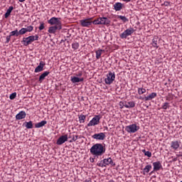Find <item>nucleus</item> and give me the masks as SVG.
Returning a JSON list of instances; mask_svg holds the SVG:
<instances>
[{"label": "nucleus", "instance_id": "1", "mask_svg": "<svg viewBox=\"0 0 182 182\" xmlns=\"http://www.w3.org/2000/svg\"><path fill=\"white\" fill-rule=\"evenodd\" d=\"M90 151L92 156L99 157L100 156H103V154L106 153V149L103 146V144H95L90 148Z\"/></svg>", "mask_w": 182, "mask_h": 182}, {"label": "nucleus", "instance_id": "2", "mask_svg": "<svg viewBox=\"0 0 182 182\" xmlns=\"http://www.w3.org/2000/svg\"><path fill=\"white\" fill-rule=\"evenodd\" d=\"M110 19L107 17H99L92 21L93 25H105L109 26L111 23Z\"/></svg>", "mask_w": 182, "mask_h": 182}, {"label": "nucleus", "instance_id": "3", "mask_svg": "<svg viewBox=\"0 0 182 182\" xmlns=\"http://www.w3.org/2000/svg\"><path fill=\"white\" fill-rule=\"evenodd\" d=\"M39 39V36L36 35V36H30L26 38H23V43L24 46H28V45H31L32 42H35V41H38Z\"/></svg>", "mask_w": 182, "mask_h": 182}, {"label": "nucleus", "instance_id": "4", "mask_svg": "<svg viewBox=\"0 0 182 182\" xmlns=\"http://www.w3.org/2000/svg\"><path fill=\"white\" fill-rule=\"evenodd\" d=\"M114 79H116V74H114V72L109 71L105 79V85H112V83L114 82Z\"/></svg>", "mask_w": 182, "mask_h": 182}, {"label": "nucleus", "instance_id": "5", "mask_svg": "<svg viewBox=\"0 0 182 182\" xmlns=\"http://www.w3.org/2000/svg\"><path fill=\"white\" fill-rule=\"evenodd\" d=\"M109 164L113 166H116V164L113 162L112 158H107L100 161V163L97 164V166L99 167H106L107 166H109Z\"/></svg>", "mask_w": 182, "mask_h": 182}, {"label": "nucleus", "instance_id": "6", "mask_svg": "<svg viewBox=\"0 0 182 182\" xmlns=\"http://www.w3.org/2000/svg\"><path fill=\"white\" fill-rule=\"evenodd\" d=\"M133 33H134V28L129 27L119 35V38H121V39H126L127 36H132Z\"/></svg>", "mask_w": 182, "mask_h": 182}, {"label": "nucleus", "instance_id": "7", "mask_svg": "<svg viewBox=\"0 0 182 182\" xmlns=\"http://www.w3.org/2000/svg\"><path fill=\"white\" fill-rule=\"evenodd\" d=\"M139 129L140 127L136 124H132L125 127V130L127 132V133L129 134L136 133V132H137Z\"/></svg>", "mask_w": 182, "mask_h": 182}, {"label": "nucleus", "instance_id": "8", "mask_svg": "<svg viewBox=\"0 0 182 182\" xmlns=\"http://www.w3.org/2000/svg\"><path fill=\"white\" fill-rule=\"evenodd\" d=\"M100 123V115H95L87 124V127H92V126H97Z\"/></svg>", "mask_w": 182, "mask_h": 182}, {"label": "nucleus", "instance_id": "9", "mask_svg": "<svg viewBox=\"0 0 182 182\" xmlns=\"http://www.w3.org/2000/svg\"><path fill=\"white\" fill-rule=\"evenodd\" d=\"M48 23L50 25H55V26H62V21H60V19H59V18L52 17L48 21Z\"/></svg>", "mask_w": 182, "mask_h": 182}, {"label": "nucleus", "instance_id": "10", "mask_svg": "<svg viewBox=\"0 0 182 182\" xmlns=\"http://www.w3.org/2000/svg\"><path fill=\"white\" fill-rule=\"evenodd\" d=\"M92 18H85L82 20H80V24L81 26L83 28H89L92 23H93V21H90Z\"/></svg>", "mask_w": 182, "mask_h": 182}, {"label": "nucleus", "instance_id": "11", "mask_svg": "<svg viewBox=\"0 0 182 182\" xmlns=\"http://www.w3.org/2000/svg\"><path fill=\"white\" fill-rule=\"evenodd\" d=\"M68 135L65 134V135H62L61 136H60L56 141V144L58 146H62V144H63L64 143H66V141H68Z\"/></svg>", "mask_w": 182, "mask_h": 182}, {"label": "nucleus", "instance_id": "12", "mask_svg": "<svg viewBox=\"0 0 182 182\" xmlns=\"http://www.w3.org/2000/svg\"><path fill=\"white\" fill-rule=\"evenodd\" d=\"M92 138L95 139V140H105L106 139V134L103 132L95 134L92 136Z\"/></svg>", "mask_w": 182, "mask_h": 182}, {"label": "nucleus", "instance_id": "13", "mask_svg": "<svg viewBox=\"0 0 182 182\" xmlns=\"http://www.w3.org/2000/svg\"><path fill=\"white\" fill-rule=\"evenodd\" d=\"M62 29V26H53L49 27L48 33H56V31H60Z\"/></svg>", "mask_w": 182, "mask_h": 182}, {"label": "nucleus", "instance_id": "14", "mask_svg": "<svg viewBox=\"0 0 182 182\" xmlns=\"http://www.w3.org/2000/svg\"><path fill=\"white\" fill-rule=\"evenodd\" d=\"M155 97H157V93L151 92L148 96L144 97V98H143V100L144 102H149V100H153V99H155Z\"/></svg>", "mask_w": 182, "mask_h": 182}, {"label": "nucleus", "instance_id": "15", "mask_svg": "<svg viewBox=\"0 0 182 182\" xmlns=\"http://www.w3.org/2000/svg\"><path fill=\"white\" fill-rule=\"evenodd\" d=\"M154 171H159L163 168V166L161 165V162L156 161L153 163Z\"/></svg>", "mask_w": 182, "mask_h": 182}, {"label": "nucleus", "instance_id": "16", "mask_svg": "<svg viewBox=\"0 0 182 182\" xmlns=\"http://www.w3.org/2000/svg\"><path fill=\"white\" fill-rule=\"evenodd\" d=\"M26 117V112L25 111H21L16 115V120H22V119H25Z\"/></svg>", "mask_w": 182, "mask_h": 182}, {"label": "nucleus", "instance_id": "17", "mask_svg": "<svg viewBox=\"0 0 182 182\" xmlns=\"http://www.w3.org/2000/svg\"><path fill=\"white\" fill-rule=\"evenodd\" d=\"M122 8H123V4H122V3L120 2H117L114 4V11H122Z\"/></svg>", "mask_w": 182, "mask_h": 182}, {"label": "nucleus", "instance_id": "18", "mask_svg": "<svg viewBox=\"0 0 182 182\" xmlns=\"http://www.w3.org/2000/svg\"><path fill=\"white\" fill-rule=\"evenodd\" d=\"M49 71H45L43 74H41L39 77V82L40 83H42L43 80H45V77L49 75Z\"/></svg>", "mask_w": 182, "mask_h": 182}, {"label": "nucleus", "instance_id": "19", "mask_svg": "<svg viewBox=\"0 0 182 182\" xmlns=\"http://www.w3.org/2000/svg\"><path fill=\"white\" fill-rule=\"evenodd\" d=\"M85 79L83 77L79 78L77 77H71L72 83H79V82H83Z\"/></svg>", "mask_w": 182, "mask_h": 182}, {"label": "nucleus", "instance_id": "20", "mask_svg": "<svg viewBox=\"0 0 182 182\" xmlns=\"http://www.w3.org/2000/svg\"><path fill=\"white\" fill-rule=\"evenodd\" d=\"M48 123V122H46V120H43L40 122H38L35 124V128L36 129H41V127H43V126H45V124H46Z\"/></svg>", "mask_w": 182, "mask_h": 182}, {"label": "nucleus", "instance_id": "21", "mask_svg": "<svg viewBox=\"0 0 182 182\" xmlns=\"http://www.w3.org/2000/svg\"><path fill=\"white\" fill-rule=\"evenodd\" d=\"M136 106V103L134 101L128 102L127 103H125L124 107L126 109H132Z\"/></svg>", "mask_w": 182, "mask_h": 182}, {"label": "nucleus", "instance_id": "22", "mask_svg": "<svg viewBox=\"0 0 182 182\" xmlns=\"http://www.w3.org/2000/svg\"><path fill=\"white\" fill-rule=\"evenodd\" d=\"M171 149H173V150H177V149L180 147V144L178 143V141H171Z\"/></svg>", "mask_w": 182, "mask_h": 182}, {"label": "nucleus", "instance_id": "23", "mask_svg": "<svg viewBox=\"0 0 182 182\" xmlns=\"http://www.w3.org/2000/svg\"><path fill=\"white\" fill-rule=\"evenodd\" d=\"M12 11H14V6H11L9 7L6 12L4 14L6 19L9 18V16L11 15V13L12 12Z\"/></svg>", "mask_w": 182, "mask_h": 182}, {"label": "nucleus", "instance_id": "24", "mask_svg": "<svg viewBox=\"0 0 182 182\" xmlns=\"http://www.w3.org/2000/svg\"><path fill=\"white\" fill-rule=\"evenodd\" d=\"M151 46L153 48H155V49H159V44H157V37H154L152 39Z\"/></svg>", "mask_w": 182, "mask_h": 182}, {"label": "nucleus", "instance_id": "25", "mask_svg": "<svg viewBox=\"0 0 182 182\" xmlns=\"http://www.w3.org/2000/svg\"><path fill=\"white\" fill-rule=\"evenodd\" d=\"M151 165H146L143 169V174L146 175V173H149L150 170H151Z\"/></svg>", "mask_w": 182, "mask_h": 182}, {"label": "nucleus", "instance_id": "26", "mask_svg": "<svg viewBox=\"0 0 182 182\" xmlns=\"http://www.w3.org/2000/svg\"><path fill=\"white\" fill-rule=\"evenodd\" d=\"M102 52H103V50H102V49H99V50L95 51L96 59H100V58H102Z\"/></svg>", "mask_w": 182, "mask_h": 182}, {"label": "nucleus", "instance_id": "27", "mask_svg": "<svg viewBox=\"0 0 182 182\" xmlns=\"http://www.w3.org/2000/svg\"><path fill=\"white\" fill-rule=\"evenodd\" d=\"M80 123H85V120H86V116L84 114H80L78 117Z\"/></svg>", "mask_w": 182, "mask_h": 182}, {"label": "nucleus", "instance_id": "28", "mask_svg": "<svg viewBox=\"0 0 182 182\" xmlns=\"http://www.w3.org/2000/svg\"><path fill=\"white\" fill-rule=\"evenodd\" d=\"M118 18L124 23L129 22V18L124 16H118Z\"/></svg>", "mask_w": 182, "mask_h": 182}, {"label": "nucleus", "instance_id": "29", "mask_svg": "<svg viewBox=\"0 0 182 182\" xmlns=\"http://www.w3.org/2000/svg\"><path fill=\"white\" fill-rule=\"evenodd\" d=\"M42 70H43V67H41V65H38L36 68H35V73H39V72H42Z\"/></svg>", "mask_w": 182, "mask_h": 182}, {"label": "nucleus", "instance_id": "30", "mask_svg": "<svg viewBox=\"0 0 182 182\" xmlns=\"http://www.w3.org/2000/svg\"><path fill=\"white\" fill-rule=\"evenodd\" d=\"M26 129H32L33 127V124L32 121H29L28 122H26Z\"/></svg>", "mask_w": 182, "mask_h": 182}, {"label": "nucleus", "instance_id": "31", "mask_svg": "<svg viewBox=\"0 0 182 182\" xmlns=\"http://www.w3.org/2000/svg\"><path fill=\"white\" fill-rule=\"evenodd\" d=\"M10 36H19V31H18V30L11 31L10 33Z\"/></svg>", "mask_w": 182, "mask_h": 182}, {"label": "nucleus", "instance_id": "32", "mask_svg": "<svg viewBox=\"0 0 182 182\" xmlns=\"http://www.w3.org/2000/svg\"><path fill=\"white\" fill-rule=\"evenodd\" d=\"M72 48L74 50H77L79 49V43L75 42L72 44Z\"/></svg>", "mask_w": 182, "mask_h": 182}, {"label": "nucleus", "instance_id": "33", "mask_svg": "<svg viewBox=\"0 0 182 182\" xmlns=\"http://www.w3.org/2000/svg\"><path fill=\"white\" fill-rule=\"evenodd\" d=\"M142 153H144V156H146L147 157H151V153L150 151H146V149H143Z\"/></svg>", "mask_w": 182, "mask_h": 182}, {"label": "nucleus", "instance_id": "34", "mask_svg": "<svg viewBox=\"0 0 182 182\" xmlns=\"http://www.w3.org/2000/svg\"><path fill=\"white\" fill-rule=\"evenodd\" d=\"M144 93H146V88H143V87L138 88L139 95H143Z\"/></svg>", "mask_w": 182, "mask_h": 182}, {"label": "nucleus", "instance_id": "35", "mask_svg": "<svg viewBox=\"0 0 182 182\" xmlns=\"http://www.w3.org/2000/svg\"><path fill=\"white\" fill-rule=\"evenodd\" d=\"M26 28H22L19 31H18V35H25L26 33Z\"/></svg>", "mask_w": 182, "mask_h": 182}, {"label": "nucleus", "instance_id": "36", "mask_svg": "<svg viewBox=\"0 0 182 182\" xmlns=\"http://www.w3.org/2000/svg\"><path fill=\"white\" fill-rule=\"evenodd\" d=\"M39 31H43L45 29V23L41 22L40 26L38 27Z\"/></svg>", "mask_w": 182, "mask_h": 182}, {"label": "nucleus", "instance_id": "37", "mask_svg": "<svg viewBox=\"0 0 182 182\" xmlns=\"http://www.w3.org/2000/svg\"><path fill=\"white\" fill-rule=\"evenodd\" d=\"M15 97H16V92H13L9 96L10 100H14Z\"/></svg>", "mask_w": 182, "mask_h": 182}, {"label": "nucleus", "instance_id": "38", "mask_svg": "<svg viewBox=\"0 0 182 182\" xmlns=\"http://www.w3.org/2000/svg\"><path fill=\"white\" fill-rule=\"evenodd\" d=\"M162 109H164V110H167V109H168V102H164L162 105Z\"/></svg>", "mask_w": 182, "mask_h": 182}, {"label": "nucleus", "instance_id": "39", "mask_svg": "<svg viewBox=\"0 0 182 182\" xmlns=\"http://www.w3.org/2000/svg\"><path fill=\"white\" fill-rule=\"evenodd\" d=\"M26 30V32H32L33 31V26H28L27 28H25Z\"/></svg>", "mask_w": 182, "mask_h": 182}, {"label": "nucleus", "instance_id": "40", "mask_svg": "<svg viewBox=\"0 0 182 182\" xmlns=\"http://www.w3.org/2000/svg\"><path fill=\"white\" fill-rule=\"evenodd\" d=\"M126 105V104H124V102H119V108H121V109H123V107H124V106Z\"/></svg>", "mask_w": 182, "mask_h": 182}, {"label": "nucleus", "instance_id": "41", "mask_svg": "<svg viewBox=\"0 0 182 182\" xmlns=\"http://www.w3.org/2000/svg\"><path fill=\"white\" fill-rule=\"evenodd\" d=\"M78 137H79V136H77V135H73V138H72L73 141H76V140H77Z\"/></svg>", "mask_w": 182, "mask_h": 182}, {"label": "nucleus", "instance_id": "42", "mask_svg": "<svg viewBox=\"0 0 182 182\" xmlns=\"http://www.w3.org/2000/svg\"><path fill=\"white\" fill-rule=\"evenodd\" d=\"M6 43H9V41H11V36H7L6 38Z\"/></svg>", "mask_w": 182, "mask_h": 182}, {"label": "nucleus", "instance_id": "43", "mask_svg": "<svg viewBox=\"0 0 182 182\" xmlns=\"http://www.w3.org/2000/svg\"><path fill=\"white\" fill-rule=\"evenodd\" d=\"M45 63H44V62L43 61H41L40 62V63H39V65H38V66H41V68H44L45 67Z\"/></svg>", "mask_w": 182, "mask_h": 182}, {"label": "nucleus", "instance_id": "44", "mask_svg": "<svg viewBox=\"0 0 182 182\" xmlns=\"http://www.w3.org/2000/svg\"><path fill=\"white\" fill-rule=\"evenodd\" d=\"M164 5H165V6H170V2L169 1H165Z\"/></svg>", "mask_w": 182, "mask_h": 182}, {"label": "nucleus", "instance_id": "45", "mask_svg": "<svg viewBox=\"0 0 182 182\" xmlns=\"http://www.w3.org/2000/svg\"><path fill=\"white\" fill-rule=\"evenodd\" d=\"M82 75V72H80L76 75V76H77V77H80Z\"/></svg>", "mask_w": 182, "mask_h": 182}, {"label": "nucleus", "instance_id": "46", "mask_svg": "<svg viewBox=\"0 0 182 182\" xmlns=\"http://www.w3.org/2000/svg\"><path fill=\"white\" fill-rule=\"evenodd\" d=\"M90 161L91 163H95V158H90Z\"/></svg>", "mask_w": 182, "mask_h": 182}, {"label": "nucleus", "instance_id": "47", "mask_svg": "<svg viewBox=\"0 0 182 182\" xmlns=\"http://www.w3.org/2000/svg\"><path fill=\"white\" fill-rule=\"evenodd\" d=\"M84 182H92V179L89 178V179H85L84 181Z\"/></svg>", "mask_w": 182, "mask_h": 182}, {"label": "nucleus", "instance_id": "48", "mask_svg": "<svg viewBox=\"0 0 182 182\" xmlns=\"http://www.w3.org/2000/svg\"><path fill=\"white\" fill-rule=\"evenodd\" d=\"M124 2H130L132 0H122Z\"/></svg>", "mask_w": 182, "mask_h": 182}, {"label": "nucleus", "instance_id": "49", "mask_svg": "<svg viewBox=\"0 0 182 182\" xmlns=\"http://www.w3.org/2000/svg\"><path fill=\"white\" fill-rule=\"evenodd\" d=\"M19 1V2H25V1H26V0H18Z\"/></svg>", "mask_w": 182, "mask_h": 182}, {"label": "nucleus", "instance_id": "50", "mask_svg": "<svg viewBox=\"0 0 182 182\" xmlns=\"http://www.w3.org/2000/svg\"><path fill=\"white\" fill-rule=\"evenodd\" d=\"M139 99H141V100H144V97H140Z\"/></svg>", "mask_w": 182, "mask_h": 182}, {"label": "nucleus", "instance_id": "51", "mask_svg": "<svg viewBox=\"0 0 182 182\" xmlns=\"http://www.w3.org/2000/svg\"><path fill=\"white\" fill-rule=\"evenodd\" d=\"M108 182H115L114 181H113L112 179L109 180Z\"/></svg>", "mask_w": 182, "mask_h": 182}, {"label": "nucleus", "instance_id": "52", "mask_svg": "<svg viewBox=\"0 0 182 182\" xmlns=\"http://www.w3.org/2000/svg\"><path fill=\"white\" fill-rule=\"evenodd\" d=\"M72 142H73V139L70 141V143H72Z\"/></svg>", "mask_w": 182, "mask_h": 182}, {"label": "nucleus", "instance_id": "53", "mask_svg": "<svg viewBox=\"0 0 182 182\" xmlns=\"http://www.w3.org/2000/svg\"><path fill=\"white\" fill-rule=\"evenodd\" d=\"M151 174H153V171L151 172Z\"/></svg>", "mask_w": 182, "mask_h": 182}]
</instances>
